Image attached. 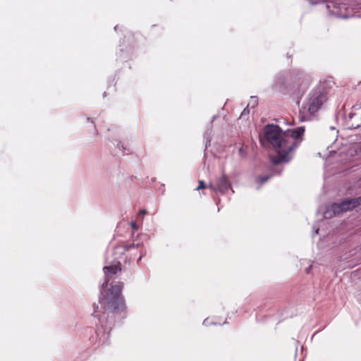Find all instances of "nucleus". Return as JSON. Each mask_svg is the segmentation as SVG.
Returning a JSON list of instances; mask_svg holds the SVG:
<instances>
[{"instance_id":"obj_1","label":"nucleus","mask_w":361,"mask_h":361,"mask_svg":"<svg viewBox=\"0 0 361 361\" xmlns=\"http://www.w3.org/2000/svg\"><path fill=\"white\" fill-rule=\"evenodd\" d=\"M305 127L283 131L277 125L267 124L259 135V140L263 146H271L276 154L270 156L272 164L278 165L289 162L295 152L303 140Z\"/></svg>"},{"instance_id":"obj_2","label":"nucleus","mask_w":361,"mask_h":361,"mask_svg":"<svg viewBox=\"0 0 361 361\" xmlns=\"http://www.w3.org/2000/svg\"><path fill=\"white\" fill-rule=\"evenodd\" d=\"M326 99V94L324 92L320 90H312L309 94L307 100L300 109L301 121L309 120L312 116L318 111Z\"/></svg>"},{"instance_id":"obj_3","label":"nucleus","mask_w":361,"mask_h":361,"mask_svg":"<svg viewBox=\"0 0 361 361\" xmlns=\"http://www.w3.org/2000/svg\"><path fill=\"white\" fill-rule=\"evenodd\" d=\"M121 264L120 262H117L109 266H105L103 268L105 275V281L102 284V287L104 290H108V293H121L123 288V283L122 282L112 281L109 284L113 276L121 273Z\"/></svg>"},{"instance_id":"obj_4","label":"nucleus","mask_w":361,"mask_h":361,"mask_svg":"<svg viewBox=\"0 0 361 361\" xmlns=\"http://www.w3.org/2000/svg\"><path fill=\"white\" fill-rule=\"evenodd\" d=\"M99 303L102 308L108 312H120L124 308V301L121 295H102Z\"/></svg>"},{"instance_id":"obj_5","label":"nucleus","mask_w":361,"mask_h":361,"mask_svg":"<svg viewBox=\"0 0 361 361\" xmlns=\"http://www.w3.org/2000/svg\"><path fill=\"white\" fill-rule=\"evenodd\" d=\"M361 204V196L342 201L340 203H334L331 205V210L334 214H339L341 212L353 209Z\"/></svg>"},{"instance_id":"obj_6","label":"nucleus","mask_w":361,"mask_h":361,"mask_svg":"<svg viewBox=\"0 0 361 361\" xmlns=\"http://www.w3.org/2000/svg\"><path fill=\"white\" fill-rule=\"evenodd\" d=\"M208 187L213 190L223 193L230 189L231 185L228 177L223 174L221 177L216 179L214 184L209 183Z\"/></svg>"},{"instance_id":"obj_7","label":"nucleus","mask_w":361,"mask_h":361,"mask_svg":"<svg viewBox=\"0 0 361 361\" xmlns=\"http://www.w3.org/2000/svg\"><path fill=\"white\" fill-rule=\"evenodd\" d=\"M269 178V176H259L257 178V181L259 184H263L264 183H265L268 179Z\"/></svg>"},{"instance_id":"obj_8","label":"nucleus","mask_w":361,"mask_h":361,"mask_svg":"<svg viewBox=\"0 0 361 361\" xmlns=\"http://www.w3.org/2000/svg\"><path fill=\"white\" fill-rule=\"evenodd\" d=\"M138 245H135L134 243H130L129 245H123V249L125 251H128L133 248H137Z\"/></svg>"},{"instance_id":"obj_9","label":"nucleus","mask_w":361,"mask_h":361,"mask_svg":"<svg viewBox=\"0 0 361 361\" xmlns=\"http://www.w3.org/2000/svg\"><path fill=\"white\" fill-rule=\"evenodd\" d=\"M199 185L197 187L196 190H200V189H204L207 186L203 180H199Z\"/></svg>"},{"instance_id":"obj_10","label":"nucleus","mask_w":361,"mask_h":361,"mask_svg":"<svg viewBox=\"0 0 361 361\" xmlns=\"http://www.w3.org/2000/svg\"><path fill=\"white\" fill-rule=\"evenodd\" d=\"M130 224H131V226L133 227V228H134L135 230H137L138 228L135 222H131Z\"/></svg>"},{"instance_id":"obj_11","label":"nucleus","mask_w":361,"mask_h":361,"mask_svg":"<svg viewBox=\"0 0 361 361\" xmlns=\"http://www.w3.org/2000/svg\"><path fill=\"white\" fill-rule=\"evenodd\" d=\"M311 268H312V267L310 266L308 268L306 269L305 271H306L307 274L310 273V271Z\"/></svg>"},{"instance_id":"obj_12","label":"nucleus","mask_w":361,"mask_h":361,"mask_svg":"<svg viewBox=\"0 0 361 361\" xmlns=\"http://www.w3.org/2000/svg\"><path fill=\"white\" fill-rule=\"evenodd\" d=\"M140 214H146V211H145V210H144V209H143V210H140Z\"/></svg>"},{"instance_id":"obj_13","label":"nucleus","mask_w":361,"mask_h":361,"mask_svg":"<svg viewBox=\"0 0 361 361\" xmlns=\"http://www.w3.org/2000/svg\"><path fill=\"white\" fill-rule=\"evenodd\" d=\"M240 152H243V149L242 148L240 149Z\"/></svg>"}]
</instances>
